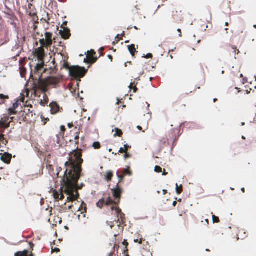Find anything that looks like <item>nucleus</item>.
<instances>
[{
	"label": "nucleus",
	"mask_w": 256,
	"mask_h": 256,
	"mask_svg": "<svg viewBox=\"0 0 256 256\" xmlns=\"http://www.w3.org/2000/svg\"><path fill=\"white\" fill-rule=\"evenodd\" d=\"M80 150H76L68 158L64 166L66 168L63 171L61 168L58 169L57 176L60 178V182L64 185L65 194L68 196L66 202H76L79 197L78 190H80L84 186L81 184L78 186V182L82 171V166L84 160L82 158ZM76 204V202H75Z\"/></svg>",
	"instance_id": "nucleus-1"
},
{
	"label": "nucleus",
	"mask_w": 256,
	"mask_h": 256,
	"mask_svg": "<svg viewBox=\"0 0 256 256\" xmlns=\"http://www.w3.org/2000/svg\"><path fill=\"white\" fill-rule=\"evenodd\" d=\"M60 82L59 78L50 76L45 78H42V76H40L39 80H34L31 88L34 90L35 94L38 90L45 93L48 92V88H56Z\"/></svg>",
	"instance_id": "nucleus-2"
},
{
	"label": "nucleus",
	"mask_w": 256,
	"mask_h": 256,
	"mask_svg": "<svg viewBox=\"0 0 256 256\" xmlns=\"http://www.w3.org/2000/svg\"><path fill=\"white\" fill-rule=\"evenodd\" d=\"M86 72L84 68L79 66H72L70 69V75L76 78L84 77Z\"/></svg>",
	"instance_id": "nucleus-3"
},
{
	"label": "nucleus",
	"mask_w": 256,
	"mask_h": 256,
	"mask_svg": "<svg viewBox=\"0 0 256 256\" xmlns=\"http://www.w3.org/2000/svg\"><path fill=\"white\" fill-rule=\"evenodd\" d=\"M184 14L179 8H175L172 12V22L175 24H182L184 22Z\"/></svg>",
	"instance_id": "nucleus-4"
},
{
	"label": "nucleus",
	"mask_w": 256,
	"mask_h": 256,
	"mask_svg": "<svg viewBox=\"0 0 256 256\" xmlns=\"http://www.w3.org/2000/svg\"><path fill=\"white\" fill-rule=\"evenodd\" d=\"M45 39L42 38L39 40L40 45L45 46V48H48L52 44V34L50 32H46L44 34Z\"/></svg>",
	"instance_id": "nucleus-5"
},
{
	"label": "nucleus",
	"mask_w": 256,
	"mask_h": 256,
	"mask_svg": "<svg viewBox=\"0 0 256 256\" xmlns=\"http://www.w3.org/2000/svg\"><path fill=\"white\" fill-rule=\"evenodd\" d=\"M182 126L181 124H179L178 127L176 128H172L168 132V135L167 136L168 139L174 140V141H176L180 136V128Z\"/></svg>",
	"instance_id": "nucleus-6"
},
{
	"label": "nucleus",
	"mask_w": 256,
	"mask_h": 256,
	"mask_svg": "<svg viewBox=\"0 0 256 256\" xmlns=\"http://www.w3.org/2000/svg\"><path fill=\"white\" fill-rule=\"evenodd\" d=\"M44 48L45 46L40 45V48H36L34 51V56L36 57L39 61H44L45 57Z\"/></svg>",
	"instance_id": "nucleus-7"
},
{
	"label": "nucleus",
	"mask_w": 256,
	"mask_h": 256,
	"mask_svg": "<svg viewBox=\"0 0 256 256\" xmlns=\"http://www.w3.org/2000/svg\"><path fill=\"white\" fill-rule=\"evenodd\" d=\"M112 192L114 197L116 200H118V202H120L121 194L122 193V188L117 184L116 188L112 189Z\"/></svg>",
	"instance_id": "nucleus-8"
},
{
	"label": "nucleus",
	"mask_w": 256,
	"mask_h": 256,
	"mask_svg": "<svg viewBox=\"0 0 256 256\" xmlns=\"http://www.w3.org/2000/svg\"><path fill=\"white\" fill-rule=\"evenodd\" d=\"M112 210L115 211L116 214L117 215V218H118V220L120 224H123L124 223V214L122 212V210L118 208L114 207L112 206L111 207Z\"/></svg>",
	"instance_id": "nucleus-9"
},
{
	"label": "nucleus",
	"mask_w": 256,
	"mask_h": 256,
	"mask_svg": "<svg viewBox=\"0 0 256 256\" xmlns=\"http://www.w3.org/2000/svg\"><path fill=\"white\" fill-rule=\"evenodd\" d=\"M40 62V64H38L36 66L34 67V72L36 74H40L42 76V74L43 73H44L46 71V68H44V61H39Z\"/></svg>",
	"instance_id": "nucleus-10"
},
{
	"label": "nucleus",
	"mask_w": 256,
	"mask_h": 256,
	"mask_svg": "<svg viewBox=\"0 0 256 256\" xmlns=\"http://www.w3.org/2000/svg\"><path fill=\"white\" fill-rule=\"evenodd\" d=\"M60 184H61V188L60 190V191H56L54 190L53 192V196L54 198L56 200H62L64 198V185L62 184L60 182Z\"/></svg>",
	"instance_id": "nucleus-11"
},
{
	"label": "nucleus",
	"mask_w": 256,
	"mask_h": 256,
	"mask_svg": "<svg viewBox=\"0 0 256 256\" xmlns=\"http://www.w3.org/2000/svg\"><path fill=\"white\" fill-rule=\"evenodd\" d=\"M96 52L92 50L88 52V55L86 58L84 59V62L88 63H94L98 60L97 58H94V56L96 54Z\"/></svg>",
	"instance_id": "nucleus-12"
},
{
	"label": "nucleus",
	"mask_w": 256,
	"mask_h": 256,
	"mask_svg": "<svg viewBox=\"0 0 256 256\" xmlns=\"http://www.w3.org/2000/svg\"><path fill=\"white\" fill-rule=\"evenodd\" d=\"M10 121L9 120V117L6 116L2 118L0 120V130H4L10 127Z\"/></svg>",
	"instance_id": "nucleus-13"
},
{
	"label": "nucleus",
	"mask_w": 256,
	"mask_h": 256,
	"mask_svg": "<svg viewBox=\"0 0 256 256\" xmlns=\"http://www.w3.org/2000/svg\"><path fill=\"white\" fill-rule=\"evenodd\" d=\"M49 106L50 108V112L52 114H56L59 112H61L60 110H62V108H60L58 104L55 102H50Z\"/></svg>",
	"instance_id": "nucleus-14"
},
{
	"label": "nucleus",
	"mask_w": 256,
	"mask_h": 256,
	"mask_svg": "<svg viewBox=\"0 0 256 256\" xmlns=\"http://www.w3.org/2000/svg\"><path fill=\"white\" fill-rule=\"evenodd\" d=\"M83 202L79 207L75 208L74 206V204H70L68 205V210H71L72 212H75L76 211H81V214H83L84 212H86V206H84V208Z\"/></svg>",
	"instance_id": "nucleus-15"
},
{
	"label": "nucleus",
	"mask_w": 256,
	"mask_h": 256,
	"mask_svg": "<svg viewBox=\"0 0 256 256\" xmlns=\"http://www.w3.org/2000/svg\"><path fill=\"white\" fill-rule=\"evenodd\" d=\"M62 30H60V34L62 38L64 40L68 39L70 36V30L64 26H61Z\"/></svg>",
	"instance_id": "nucleus-16"
},
{
	"label": "nucleus",
	"mask_w": 256,
	"mask_h": 256,
	"mask_svg": "<svg viewBox=\"0 0 256 256\" xmlns=\"http://www.w3.org/2000/svg\"><path fill=\"white\" fill-rule=\"evenodd\" d=\"M1 160L4 163L9 164L12 160V155L8 153L5 152L1 156Z\"/></svg>",
	"instance_id": "nucleus-17"
},
{
	"label": "nucleus",
	"mask_w": 256,
	"mask_h": 256,
	"mask_svg": "<svg viewBox=\"0 0 256 256\" xmlns=\"http://www.w3.org/2000/svg\"><path fill=\"white\" fill-rule=\"evenodd\" d=\"M58 55H60V56L62 57V60L64 61L63 68L68 69L70 70V69L71 66H69L68 63L67 62V60L68 58V56H65L64 55V54H62L61 53L58 54Z\"/></svg>",
	"instance_id": "nucleus-18"
},
{
	"label": "nucleus",
	"mask_w": 256,
	"mask_h": 256,
	"mask_svg": "<svg viewBox=\"0 0 256 256\" xmlns=\"http://www.w3.org/2000/svg\"><path fill=\"white\" fill-rule=\"evenodd\" d=\"M76 135L74 136V142H75V144H76V149L73 150L72 152H70V154H69V158L71 156H72L73 154V153L76 150H80V153L82 154V150L81 149H79L78 148V140H79V138H80V137H79V134L78 133V132H76Z\"/></svg>",
	"instance_id": "nucleus-19"
},
{
	"label": "nucleus",
	"mask_w": 256,
	"mask_h": 256,
	"mask_svg": "<svg viewBox=\"0 0 256 256\" xmlns=\"http://www.w3.org/2000/svg\"><path fill=\"white\" fill-rule=\"evenodd\" d=\"M244 30V28L243 26H238L236 28L234 32L232 33L235 36H240L241 34H243Z\"/></svg>",
	"instance_id": "nucleus-20"
},
{
	"label": "nucleus",
	"mask_w": 256,
	"mask_h": 256,
	"mask_svg": "<svg viewBox=\"0 0 256 256\" xmlns=\"http://www.w3.org/2000/svg\"><path fill=\"white\" fill-rule=\"evenodd\" d=\"M4 130H0V142L6 145L8 142V140L4 138Z\"/></svg>",
	"instance_id": "nucleus-21"
},
{
	"label": "nucleus",
	"mask_w": 256,
	"mask_h": 256,
	"mask_svg": "<svg viewBox=\"0 0 256 256\" xmlns=\"http://www.w3.org/2000/svg\"><path fill=\"white\" fill-rule=\"evenodd\" d=\"M113 172L112 171H108L106 172V175H105V180H106L107 182H110L111 181L112 177H113Z\"/></svg>",
	"instance_id": "nucleus-22"
},
{
	"label": "nucleus",
	"mask_w": 256,
	"mask_h": 256,
	"mask_svg": "<svg viewBox=\"0 0 256 256\" xmlns=\"http://www.w3.org/2000/svg\"><path fill=\"white\" fill-rule=\"evenodd\" d=\"M128 50L130 51V54L132 56H134V54L136 52H138L136 51V49L135 45L134 44H132L131 45H129V46H128Z\"/></svg>",
	"instance_id": "nucleus-23"
},
{
	"label": "nucleus",
	"mask_w": 256,
	"mask_h": 256,
	"mask_svg": "<svg viewBox=\"0 0 256 256\" xmlns=\"http://www.w3.org/2000/svg\"><path fill=\"white\" fill-rule=\"evenodd\" d=\"M118 202L114 201L110 197H108L106 201H105V205L110 206L114 204V205L118 204Z\"/></svg>",
	"instance_id": "nucleus-24"
},
{
	"label": "nucleus",
	"mask_w": 256,
	"mask_h": 256,
	"mask_svg": "<svg viewBox=\"0 0 256 256\" xmlns=\"http://www.w3.org/2000/svg\"><path fill=\"white\" fill-rule=\"evenodd\" d=\"M24 100H25L24 96H23L22 97L20 98V101L21 102H24ZM19 101H20V100H18L16 102H14L13 104V106L12 107V110H16V108H18V106L20 104V103H19Z\"/></svg>",
	"instance_id": "nucleus-25"
},
{
	"label": "nucleus",
	"mask_w": 256,
	"mask_h": 256,
	"mask_svg": "<svg viewBox=\"0 0 256 256\" xmlns=\"http://www.w3.org/2000/svg\"><path fill=\"white\" fill-rule=\"evenodd\" d=\"M122 244L125 246L124 250V254L123 256H129L128 254V250L127 248L128 243L127 242L126 240H124L122 242Z\"/></svg>",
	"instance_id": "nucleus-26"
},
{
	"label": "nucleus",
	"mask_w": 256,
	"mask_h": 256,
	"mask_svg": "<svg viewBox=\"0 0 256 256\" xmlns=\"http://www.w3.org/2000/svg\"><path fill=\"white\" fill-rule=\"evenodd\" d=\"M14 256H28V251L24 250L22 252H18L15 253Z\"/></svg>",
	"instance_id": "nucleus-27"
},
{
	"label": "nucleus",
	"mask_w": 256,
	"mask_h": 256,
	"mask_svg": "<svg viewBox=\"0 0 256 256\" xmlns=\"http://www.w3.org/2000/svg\"><path fill=\"white\" fill-rule=\"evenodd\" d=\"M48 98L46 96V94H44V100H41V102H40V104L42 106H45L46 104H48Z\"/></svg>",
	"instance_id": "nucleus-28"
},
{
	"label": "nucleus",
	"mask_w": 256,
	"mask_h": 256,
	"mask_svg": "<svg viewBox=\"0 0 256 256\" xmlns=\"http://www.w3.org/2000/svg\"><path fill=\"white\" fill-rule=\"evenodd\" d=\"M20 74L22 78H24L26 74V70L24 67L21 66L20 68Z\"/></svg>",
	"instance_id": "nucleus-29"
},
{
	"label": "nucleus",
	"mask_w": 256,
	"mask_h": 256,
	"mask_svg": "<svg viewBox=\"0 0 256 256\" xmlns=\"http://www.w3.org/2000/svg\"><path fill=\"white\" fill-rule=\"evenodd\" d=\"M114 131L116 134H114V136H118L119 137H121L123 134L122 130L118 128H115Z\"/></svg>",
	"instance_id": "nucleus-30"
},
{
	"label": "nucleus",
	"mask_w": 256,
	"mask_h": 256,
	"mask_svg": "<svg viewBox=\"0 0 256 256\" xmlns=\"http://www.w3.org/2000/svg\"><path fill=\"white\" fill-rule=\"evenodd\" d=\"M104 205H105V200L103 198L100 200L99 201L96 203L97 206L100 208H102Z\"/></svg>",
	"instance_id": "nucleus-31"
},
{
	"label": "nucleus",
	"mask_w": 256,
	"mask_h": 256,
	"mask_svg": "<svg viewBox=\"0 0 256 256\" xmlns=\"http://www.w3.org/2000/svg\"><path fill=\"white\" fill-rule=\"evenodd\" d=\"M9 98V96H5L3 94H0V100L2 101L0 102V104H2L4 102V100H8Z\"/></svg>",
	"instance_id": "nucleus-32"
},
{
	"label": "nucleus",
	"mask_w": 256,
	"mask_h": 256,
	"mask_svg": "<svg viewBox=\"0 0 256 256\" xmlns=\"http://www.w3.org/2000/svg\"><path fill=\"white\" fill-rule=\"evenodd\" d=\"M176 192L178 194H180L182 192V185L178 186V184H176Z\"/></svg>",
	"instance_id": "nucleus-33"
},
{
	"label": "nucleus",
	"mask_w": 256,
	"mask_h": 256,
	"mask_svg": "<svg viewBox=\"0 0 256 256\" xmlns=\"http://www.w3.org/2000/svg\"><path fill=\"white\" fill-rule=\"evenodd\" d=\"M123 174H124V175H125V176L126 175L130 176L132 174V172L130 170V167H128V168L124 169V171H123Z\"/></svg>",
	"instance_id": "nucleus-34"
},
{
	"label": "nucleus",
	"mask_w": 256,
	"mask_h": 256,
	"mask_svg": "<svg viewBox=\"0 0 256 256\" xmlns=\"http://www.w3.org/2000/svg\"><path fill=\"white\" fill-rule=\"evenodd\" d=\"M129 87L130 90H133L134 93H136L138 90V88L136 86L134 85V84L131 83Z\"/></svg>",
	"instance_id": "nucleus-35"
},
{
	"label": "nucleus",
	"mask_w": 256,
	"mask_h": 256,
	"mask_svg": "<svg viewBox=\"0 0 256 256\" xmlns=\"http://www.w3.org/2000/svg\"><path fill=\"white\" fill-rule=\"evenodd\" d=\"M92 146L95 149H99L100 148V144L98 142H94Z\"/></svg>",
	"instance_id": "nucleus-36"
},
{
	"label": "nucleus",
	"mask_w": 256,
	"mask_h": 256,
	"mask_svg": "<svg viewBox=\"0 0 256 256\" xmlns=\"http://www.w3.org/2000/svg\"><path fill=\"white\" fill-rule=\"evenodd\" d=\"M154 171L156 172H158V173L161 172H162V168L161 167H160V166H156L154 168Z\"/></svg>",
	"instance_id": "nucleus-37"
},
{
	"label": "nucleus",
	"mask_w": 256,
	"mask_h": 256,
	"mask_svg": "<svg viewBox=\"0 0 256 256\" xmlns=\"http://www.w3.org/2000/svg\"><path fill=\"white\" fill-rule=\"evenodd\" d=\"M212 221H213V222L214 223H218L220 222V220H219V218L218 217L214 216V215H212Z\"/></svg>",
	"instance_id": "nucleus-38"
},
{
	"label": "nucleus",
	"mask_w": 256,
	"mask_h": 256,
	"mask_svg": "<svg viewBox=\"0 0 256 256\" xmlns=\"http://www.w3.org/2000/svg\"><path fill=\"white\" fill-rule=\"evenodd\" d=\"M131 157H132V155L128 152H125L124 155V158L125 160H126L128 158H130Z\"/></svg>",
	"instance_id": "nucleus-39"
},
{
	"label": "nucleus",
	"mask_w": 256,
	"mask_h": 256,
	"mask_svg": "<svg viewBox=\"0 0 256 256\" xmlns=\"http://www.w3.org/2000/svg\"><path fill=\"white\" fill-rule=\"evenodd\" d=\"M15 110H12V108H8L9 114H10V115L16 114V112Z\"/></svg>",
	"instance_id": "nucleus-40"
},
{
	"label": "nucleus",
	"mask_w": 256,
	"mask_h": 256,
	"mask_svg": "<svg viewBox=\"0 0 256 256\" xmlns=\"http://www.w3.org/2000/svg\"><path fill=\"white\" fill-rule=\"evenodd\" d=\"M144 240H143L142 238H141L140 240H138V239L134 240V242H138L140 244H142V242Z\"/></svg>",
	"instance_id": "nucleus-41"
},
{
	"label": "nucleus",
	"mask_w": 256,
	"mask_h": 256,
	"mask_svg": "<svg viewBox=\"0 0 256 256\" xmlns=\"http://www.w3.org/2000/svg\"><path fill=\"white\" fill-rule=\"evenodd\" d=\"M124 149L126 152H128V149L131 148V146H128V144L124 145Z\"/></svg>",
	"instance_id": "nucleus-42"
},
{
	"label": "nucleus",
	"mask_w": 256,
	"mask_h": 256,
	"mask_svg": "<svg viewBox=\"0 0 256 256\" xmlns=\"http://www.w3.org/2000/svg\"><path fill=\"white\" fill-rule=\"evenodd\" d=\"M124 176L125 175H124V174L122 175H118V177L119 178V182L118 183V184L122 180Z\"/></svg>",
	"instance_id": "nucleus-43"
},
{
	"label": "nucleus",
	"mask_w": 256,
	"mask_h": 256,
	"mask_svg": "<svg viewBox=\"0 0 256 256\" xmlns=\"http://www.w3.org/2000/svg\"><path fill=\"white\" fill-rule=\"evenodd\" d=\"M232 49L233 50L232 52L234 53L235 54H238L240 52L239 50H238L236 48L233 47Z\"/></svg>",
	"instance_id": "nucleus-44"
},
{
	"label": "nucleus",
	"mask_w": 256,
	"mask_h": 256,
	"mask_svg": "<svg viewBox=\"0 0 256 256\" xmlns=\"http://www.w3.org/2000/svg\"><path fill=\"white\" fill-rule=\"evenodd\" d=\"M125 152H126V150H124V148H120L118 152V153H121V154H124Z\"/></svg>",
	"instance_id": "nucleus-45"
},
{
	"label": "nucleus",
	"mask_w": 256,
	"mask_h": 256,
	"mask_svg": "<svg viewBox=\"0 0 256 256\" xmlns=\"http://www.w3.org/2000/svg\"><path fill=\"white\" fill-rule=\"evenodd\" d=\"M52 252H60V250L58 248H55L54 249L52 248Z\"/></svg>",
	"instance_id": "nucleus-46"
},
{
	"label": "nucleus",
	"mask_w": 256,
	"mask_h": 256,
	"mask_svg": "<svg viewBox=\"0 0 256 256\" xmlns=\"http://www.w3.org/2000/svg\"><path fill=\"white\" fill-rule=\"evenodd\" d=\"M144 58H152V54H148L146 55V56H144Z\"/></svg>",
	"instance_id": "nucleus-47"
},
{
	"label": "nucleus",
	"mask_w": 256,
	"mask_h": 256,
	"mask_svg": "<svg viewBox=\"0 0 256 256\" xmlns=\"http://www.w3.org/2000/svg\"><path fill=\"white\" fill-rule=\"evenodd\" d=\"M202 29H204V30H206V29L208 28H209V26L208 25H206V26H204V25H202Z\"/></svg>",
	"instance_id": "nucleus-48"
},
{
	"label": "nucleus",
	"mask_w": 256,
	"mask_h": 256,
	"mask_svg": "<svg viewBox=\"0 0 256 256\" xmlns=\"http://www.w3.org/2000/svg\"><path fill=\"white\" fill-rule=\"evenodd\" d=\"M177 31L179 32V36L182 37V34L181 30L180 28H178Z\"/></svg>",
	"instance_id": "nucleus-49"
},
{
	"label": "nucleus",
	"mask_w": 256,
	"mask_h": 256,
	"mask_svg": "<svg viewBox=\"0 0 256 256\" xmlns=\"http://www.w3.org/2000/svg\"><path fill=\"white\" fill-rule=\"evenodd\" d=\"M30 248L32 249V250H33V247L34 246V244L32 242H30Z\"/></svg>",
	"instance_id": "nucleus-50"
},
{
	"label": "nucleus",
	"mask_w": 256,
	"mask_h": 256,
	"mask_svg": "<svg viewBox=\"0 0 256 256\" xmlns=\"http://www.w3.org/2000/svg\"><path fill=\"white\" fill-rule=\"evenodd\" d=\"M168 172H166V170L164 169V172H163V173H162V175L163 176H166L168 174Z\"/></svg>",
	"instance_id": "nucleus-51"
},
{
	"label": "nucleus",
	"mask_w": 256,
	"mask_h": 256,
	"mask_svg": "<svg viewBox=\"0 0 256 256\" xmlns=\"http://www.w3.org/2000/svg\"><path fill=\"white\" fill-rule=\"evenodd\" d=\"M137 128H138V130H142V126H137Z\"/></svg>",
	"instance_id": "nucleus-52"
},
{
	"label": "nucleus",
	"mask_w": 256,
	"mask_h": 256,
	"mask_svg": "<svg viewBox=\"0 0 256 256\" xmlns=\"http://www.w3.org/2000/svg\"><path fill=\"white\" fill-rule=\"evenodd\" d=\"M108 58L111 60V61L112 62V55H108Z\"/></svg>",
	"instance_id": "nucleus-53"
},
{
	"label": "nucleus",
	"mask_w": 256,
	"mask_h": 256,
	"mask_svg": "<svg viewBox=\"0 0 256 256\" xmlns=\"http://www.w3.org/2000/svg\"><path fill=\"white\" fill-rule=\"evenodd\" d=\"M177 202L176 201H174L173 202V204H172V205L174 206H176V204Z\"/></svg>",
	"instance_id": "nucleus-54"
},
{
	"label": "nucleus",
	"mask_w": 256,
	"mask_h": 256,
	"mask_svg": "<svg viewBox=\"0 0 256 256\" xmlns=\"http://www.w3.org/2000/svg\"><path fill=\"white\" fill-rule=\"evenodd\" d=\"M52 62L53 64L54 65H55L56 64V60H55V58H54L52 61Z\"/></svg>",
	"instance_id": "nucleus-55"
},
{
	"label": "nucleus",
	"mask_w": 256,
	"mask_h": 256,
	"mask_svg": "<svg viewBox=\"0 0 256 256\" xmlns=\"http://www.w3.org/2000/svg\"><path fill=\"white\" fill-rule=\"evenodd\" d=\"M67 25V22H65L63 23L62 25V26H66Z\"/></svg>",
	"instance_id": "nucleus-56"
},
{
	"label": "nucleus",
	"mask_w": 256,
	"mask_h": 256,
	"mask_svg": "<svg viewBox=\"0 0 256 256\" xmlns=\"http://www.w3.org/2000/svg\"><path fill=\"white\" fill-rule=\"evenodd\" d=\"M61 130H65V127L64 126H61Z\"/></svg>",
	"instance_id": "nucleus-57"
},
{
	"label": "nucleus",
	"mask_w": 256,
	"mask_h": 256,
	"mask_svg": "<svg viewBox=\"0 0 256 256\" xmlns=\"http://www.w3.org/2000/svg\"><path fill=\"white\" fill-rule=\"evenodd\" d=\"M205 221H206L207 225H208L209 224V221H208V219H206V220H205Z\"/></svg>",
	"instance_id": "nucleus-58"
},
{
	"label": "nucleus",
	"mask_w": 256,
	"mask_h": 256,
	"mask_svg": "<svg viewBox=\"0 0 256 256\" xmlns=\"http://www.w3.org/2000/svg\"><path fill=\"white\" fill-rule=\"evenodd\" d=\"M117 246H118V248H119L118 245V246H117L116 244H114V248H113V249H114L116 248H117Z\"/></svg>",
	"instance_id": "nucleus-59"
},
{
	"label": "nucleus",
	"mask_w": 256,
	"mask_h": 256,
	"mask_svg": "<svg viewBox=\"0 0 256 256\" xmlns=\"http://www.w3.org/2000/svg\"><path fill=\"white\" fill-rule=\"evenodd\" d=\"M113 252H112L110 253V254H108V256H112V254Z\"/></svg>",
	"instance_id": "nucleus-60"
},
{
	"label": "nucleus",
	"mask_w": 256,
	"mask_h": 256,
	"mask_svg": "<svg viewBox=\"0 0 256 256\" xmlns=\"http://www.w3.org/2000/svg\"><path fill=\"white\" fill-rule=\"evenodd\" d=\"M29 106H30V108H32V105H30V106L28 105V106H26L25 107H26H26L28 108Z\"/></svg>",
	"instance_id": "nucleus-61"
},
{
	"label": "nucleus",
	"mask_w": 256,
	"mask_h": 256,
	"mask_svg": "<svg viewBox=\"0 0 256 256\" xmlns=\"http://www.w3.org/2000/svg\"><path fill=\"white\" fill-rule=\"evenodd\" d=\"M241 190H242V191L243 192H245V189H244V188H242L241 189Z\"/></svg>",
	"instance_id": "nucleus-62"
},
{
	"label": "nucleus",
	"mask_w": 256,
	"mask_h": 256,
	"mask_svg": "<svg viewBox=\"0 0 256 256\" xmlns=\"http://www.w3.org/2000/svg\"><path fill=\"white\" fill-rule=\"evenodd\" d=\"M178 101H176V102L174 103V106H177V104H178Z\"/></svg>",
	"instance_id": "nucleus-63"
},
{
	"label": "nucleus",
	"mask_w": 256,
	"mask_h": 256,
	"mask_svg": "<svg viewBox=\"0 0 256 256\" xmlns=\"http://www.w3.org/2000/svg\"><path fill=\"white\" fill-rule=\"evenodd\" d=\"M163 192H164V194H165L167 192V190H163Z\"/></svg>",
	"instance_id": "nucleus-64"
}]
</instances>
